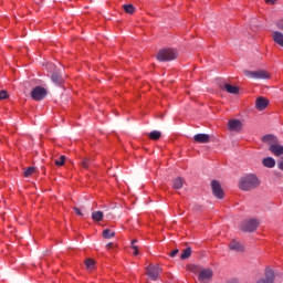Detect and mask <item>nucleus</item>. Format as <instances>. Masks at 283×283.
Masks as SVG:
<instances>
[{"mask_svg": "<svg viewBox=\"0 0 283 283\" xmlns=\"http://www.w3.org/2000/svg\"><path fill=\"white\" fill-rule=\"evenodd\" d=\"M178 51L176 49H163L157 53V61L167 63V61H176Z\"/></svg>", "mask_w": 283, "mask_h": 283, "instance_id": "nucleus-2", "label": "nucleus"}, {"mask_svg": "<svg viewBox=\"0 0 283 283\" xmlns=\"http://www.w3.org/2000/svg\"><path fill=\"white\" fill-rule=\"evenodd\" d=\"M48 96V91L41 86H36L31 92L33 101H43Z\"/></svg>", "mask_w": 283, "mask_h": 283, "instance_id": "nucleus-6", "label": "nucleus"}, {"mask_svg": "<svg viewBox=\"0 0 283 283\" xmlns=\"http://www.w3.org/2000/svg\"><path fill=\"white\" fill-rule=\"evenodd\" d=\"M269 151H271V154H273V156H283V146L276 144H272L269 147Z\"/></svg>", "mask_w": 283, "mask_h": 283, "instance_id": "nucleus-12", "label": "nucleus"}, {"mask_svg": "<svg viewBox=\"0 0 283 283\" xmlns=\"http://www.w3.org/2000/svg\"><path fill=\"white\" fill-rule=\"evenodd\" d=\"M66 157L65 155L60 156V159H56L54 163L57 167H63L65 165Z\"/></svg>", "mask_w": 283, "mask_h": 283, "instance_id": "nucleus-29", "label": "nucleus"}, {"mask_svg": "<svg viewBox=\"0 0 283 283\" xmlns=\"http://www.w3.org/2000/svg\"><path fill=\"white\" fill-rule=\"evenodd\" d=\"M114 247V243H108L107 245H106V249H112Z\"/></svg>", "mask_w": 283, "mask_h": 283, "instance_id": "nucleus-39", "label": "nucleus"}, {"mask_svg": "<svg viewBox=\"0 0 283 283\" xmlns=\"http://www.w3.org/2000/svg\"><path fill=\"white\" fill-rule=\"evenodd\" d=\"M258 187H260V178L255 175L249 174L240 178L239 189L242 191H253V189H258Z\"/></svg>", "mask_w": 283, "mask_h": 283, "instance_id": "nucleus-1", "label": "nucleus"}, {"mask_svg": "<svg viewBox=\"0 0 283 283\" xmlns=\"http://www.w3.org/2000/svg\"><path fill=\"white\" fill-rule=\"evenodd\" d=\"M160 273H163V268H160V265L158 264L150 263L146 268V275L149 276V279L153 280V282H156V280H158Z\"/></svg>", "mask_w": 283, "mask_h": 283, "instance_id": "nucleus-4", "label": "nucleus"}, {"mask_svg": "<svg viewBox=\"0 0 283 283\" xmlns=\"http://www.w3.org/2000/svg\"><path fill=\"white\" fill-rule=\"evenodd\" d=\"M260 227V221L258 219H249L241 223V231L247 233H253Z\"/></svg>", "mask_w": 283, "mask_h": 283, "instance_id": "nucleus-5", "label": "nucleus"}, {"mask_svg": "<svg viewBox=\"0 0 283 283\" xmlns=\"http://www.w3.org/2000/svg\"><path fill=\"white\" fill-rule=\"evenodd\" d=\"M195 143L207 144L210 140V136L208 134H197L193 136Z\"/></svg>", "mask_w": 283, "mask_h": 283, "instance_id": "nucleus-16", "label": "nucleus"}, {"mask_svg": "<svg viewBox=\"0 0 283 283\" xmlns=\"http://www.w3.org/2000/svg\"><path fill=\"white\" fill-rule=\"evenodd\" d=\"M227 283H240V281H238V279H232V280L228 281Z\"/></svg>", "mask_w": 283, "mask_h": 283, "instance_id": "nucleus-38", "label": "nucleus"}, {"mask_svg": "<svg viewBox=\"0 0 283 283\" xmlns=\"http://www.w3.org/2000/svg\"><path fill=\"white\" fill-rule=\"evenodd\" d=\"M92 220H94V222H101V220H103V211H94L92 213Z\"/></svg>", "mask_w": 283, "mask_h": 283, "instance_id": "nucleus-23", "label": "nucleus"}, {"mask_svg": "<svg viewBox=\"0 0 283 283\" xmlns=\"http://www.w3.org/2000/svg\"><path fill=\"white\" fill-rule=\"evenodd\" d=\"M84 264L86 265V269L88 271H94V266H96V261H94L93 259H86Z\"/></svg>", "mask_w": 283, "mask_h": 283, "instance_id": "nucleus-21", "label": "nucleus"}, {"mask_svg": "<svg viewBox=\"0 0 283 283\" xmlns=\"http://www.w3.org/2000/svg\"><path fill=\"white\" fill-rule=\"evenodd\" d=\"M223 87L228 94H238L240 92V87L233 86L231 84H224Z\"/></svg>", "mask_w": 283, "mask_h": 283, "instance_id": "nucleus-20", "label": "nucleus"}, {"mask_svg": "<svg viewBox=\"0 0 283 283\" xmlns=\"http://www.w3.org/2000/svg\"><path fill=\"white\" fill-rule=\"evenodd\" d=\"M229 249L230 251H235L237 253H243L244 251V245H242V243H240L237 240H233L230 244H229Z\"/></svg>", "mask_w": 283, "mask_h": 283, "instance_id": "nucleus-13", "label": "nucleus"}, {"mask_svg": "<svg viewBox=\"0 0 283 283\" xmlns=\"http://www.w3.org/2000/svg\"><path fill=\"white\" fill-rule=\"evenodd\" d=\"M182 260H187V258H191V248H186L180 256Z\"/></svg>", "mask_w": 283, "mask_h": 283, "instance_id": "nucleus-28", "label": "nucleus"}, {"mask_svg": "<svg viewBox=\"0 0 283 283\" xmlns=\"http://www.w3.org/2000/svg\"><path fill=\"white\" fill-rule=\"evenodd\" d=\"M170 258H176V255H178V249L174 250L172 252H170Z\"/></svg>", "mask_w": 283, "mask_h": 283, "instance_id": "nucleus-37", "label": "nucleus"}, {"mask_svg": "<svg viewBox=\"0 0 283 283\" xmlns=\"http://www.w3.org/2000/svg\"><path fill=\"white\" fill-rule=\"evenodd\" d=\"M188 269L191 271V273H200V268L196 264H191L188 266Z\"/></svg>", "mask_w": 283, "mask_h": 283, "instance_id": "nucleus-31", "label": "nucleus"}, {"mask_svg": "<svg viewBox=\"0 0 283 283\" xmlns=\"http://www.w3.org/2000/svg\"><path fill=\"white\" fill-rule=\"evenodd\" d=\"M161 136H163V133H160V130H153L149 133L150 140H159Z\"/></svg>", "mask_w": 283, "mask_h": 283, "instance_id": "nucleus-22", "label": "nucleus"}, {"mask_svg": "<svg viewBox=\"0 0 283 283\" xmlns=\"http://www.w3.org/2000/svg\"><path fill=\"white\" fill-rule=\"evenodd\" d=\"M92 158L91 157H84L81 161V165L84 169H90V165H92Z\"/></svg>", "mask_w": 283, "mask_h": 283, "instance_id": "nucleus-24", "label": "nucleus"}, {"mask_svg": "<svg viewBox=\"0 0 283 283\" xmlns=\"http://www.w3.org/2000/svg\"><path fill=\"white\" fill-rule=\"evenodd\" d=\"M185 185V180L181 177H177L176 179L172 180V189H182Z\"/></svg>", "mask_w": 283, "mask_h": 283, "instance_id": "nucleus-19", "label": "nucleus"}, {"mask_svg": "<svg viewBox=\"0 0 283 283\" xmlns=\"http://www.w3.org/2000/svg\"><path fill=\"white\" fill-rule=\"evenodd\" d=\"M36 172V168L29 167L23 171L24 178H30V176H33Z\"/></svg>", "mask_w": 283, "mask_h": 283, "instance_id": "nucleus-25", "label": "nucleus"}, {"mask_svg": "<svg viewBox=\"0 0 283 283\" xmlns=\"http://www.w3.org/2000/svg\"><path fill=\"white\" fill-rule=\"evenodd\" d=\"M211 189H212V193L216 198H219V200H222V198H224V191H222V186L220 185V181L212 180Z\"/></svg>", "mask_w": 283, "mask_h": 283, "instance_id": "nucleus-8", "label": "nucleus"}, {"mask_svg": "<svg viewBox=\"0 0 283 283\" xmlns=\"http://www.w3.org/2000/svg\"><path fill=\"white\" fill-rule=\"evenodd\" d=\"M9 94H8V91L6 90H2L0 91V101H6V98H9Z\"/></svg>", "mask_w": 283, "mask_h": 283, "instance_id": "nucleus-32", "label": "nucleus"}, {"mask_svg": "<svg viewBox=\"0 0 283 283\" xmlns=\"http://www.w3.org/2000/svg\"><path fill=\"white\" fill-rule=\"evenodd\" d=\"M73 210L75 211L76 216L83 217V211H81L78 208L74 207Z\"/></svg>", "mask_w": 283, "mask_h": 283, "instance_id": "nucleus-35", "label": "nucleus"}, {"mask_svg": "<svg viewBox=\"0 0 283 283\" xmlns=\"http://www.w3.org/2000/svg\"><path fill=\"white\" fill-rule=\"evenodd\" d=\"M262 142L270 146L275 145L277 143V137H275V135H265L262 137Z\"/></svg>", "mask_w": 283, "mask_h": 283, "instance_id": "nucleus-17", "label": "nucleus"}, {"mask_svg": "<svg viewBox=\"0 0 283 283\" xmlns=\"http://www.w3.org/2000/svg\"><path fill=\"white\" fill-rule=\"evenodd\" d=\"M137 243H138V240L136 239L132 241L133 255H138V245H136Z\"/></svg>", "mask_w": 283, "mask_h": 283, "instance_id": "nucleus-30", "label": "nucleus"}, {"mask_svg": "<svg viewBox=\"0 0 283 283\" xmlns=\"http://www.w3.org/2000/svg\"><path fill=\"white\" fill-rule=\"evenodd\" d=\"M230 132H242V122L240 119H231L228 122Z\"/></svg>", "mask_w": 283, "mask_h": 283, "instance_id": "nucleus-10", "label": "nucleus"}, {"mask_svg": "<svg viewBox=\"0 0 283 283\" xmlns=\"http://www.w3.org/2000/svg\"><path fill=\"white\" fill-rule=\"evenodd\" d=\"M49 70H53V74L51 76V80L55 83V85H61L63 83V77L61 76V73L56 70V66L54 64L50 63L48 64Z\"/></svg>", "mask_w": 283, "mask_h": 283, "instance_id": "nucleus-9", "label": "nucleus"}, {"mask_svg": "<svg viewBox=\"0 0 283 283\" xmlns=\"http://www.w3.org/2000/svg\"><path fill=\"white\" fill-rule=\"evenodd\" d=\"M116 235V232L109 230V229H106L103 231V238H105L106 240H109L112 238H114Z\"/></svg>", "mask_w": 283, "mask_h": 283, "instance_id": "nucleus-26", "label": "nucleus"}, {"mask_svg": "<svg viewBox=\"0 0 283 283\" xmlns=\"http://www.w3.org/2000/svg\"><path fill=\"white\" fill-rule=\"evenodd\" d=\"M243 74L248 78H256V80L271 78V74L265 70H258V71L244 70Z\"/></svg>", "mask_w": 283, "mask_h": 283, "instance_id": "nucleus-3", "label": "nucleus"}, {"mask_svg": "<svg viewBox=\"0 0 283 283\" xmlns=\"http://www.w3.org/2000/svg\"><path fill=\"white\" fill-rule=\"evenodd\" d=\"M277 0H265V3H268L269 6H275V2Z\"/></svg>", "mask_w": 283, "mask_h": 283, "instance_id": "nucleus-36", "label": "nucleus"}, {"mask_svg": "<svg viewBox=\"0 0 283 283\" xmlns=\"http://www.w3.org/2000/svg\"><path fill=\"white\" fill-rule=\"evenodd\" d=\"M272 39L276 45H280L283 48V33L280 31H273L272 32Z\"/></svg>", "mask_w": 283, "mask_h": 283, "instance_id": "nucleus-14", "label": "nucleus"}, {"mask_svg": "<svg viewBox=\"0 0 283 283\" xmlns=\"http://www.w3.org/2000/svg\"><path fill=\"white\" fill-rule=\"evenodd\" d=\"M256 109H260V112H264L265 107H269V99L264 97H259L255 103Z\"/></svg>", "mask_w": 283, "mask_h": 283, "instance_id": "nucleus-15", "label": "nucleus"}, {"mask_svg": "<svg viewBox=\"0 0 283 283\" xmlns=\"http://www.w3.org/2000/svg\"><path fill=\"white\" fill-rule=\"evenodd\" d=\"M277 168L283 171V157L277 160Z\"/></svg>", "mask_w": 283, "mask_h": 283, "instance_id": "nucleus-34", "label": "nucleus"}, {"mask_svg": "<svg viewBox=\"0 0 283 283\" xmlns=\"http://www.w3.org/2000/svg\"><path fill=\"white\" fill-rule=\"evenodd\" d=\"M262 165L268 169H273V167H275V159H273L272 157L264 158L262 160Z\"/></svg>", "mask_w": 283, "mask_h": 283, "instance_id": "nucleus-18", "label": "nucleus"}, {"mask_svg": "<svg viewBox=\"0 0 283 283\" xmlns=\"http://www.w3.org/2000/svg\"><path fill=\"white\" fill-rule=\"evenodd\" d=\"M275 281V273L273 270H265V277L260 279L256 283H273Z\"/></svg>", "mask_w": 283, "mask_h": 283, "instance_id": "nucleus-11", "label": "nucleus"}, {"mask_svg": "<svg viewBox=\"0 0 283 283\" xmlns=\"http://www.w3.org/2000/svg\"><path fill=\"white\" fill-rule=\"evenodd\" d=\"M123 9L127 14H134L135 12V8L133 4H124Z\"/></svg>", "mask_w": 283, "mask_h": 283, "instance_id": "nucleus-27", "label": "nucleus"}, {"mask_svg": "<svg viewBox=\"0 0 283 283\" xmlns=\"http://www.w3.org/2000/svg\"><path fill=\"white\" fill-rule=\"evenodd\" d=\"M212 277H213V270H211V269H202L199 272L198 280L201 283H209V282H211Z\"/></svg>", "mask_w": 283, "mask_h": 283, "instance_id": "nucleus-7", "label": "nucleus"}, {"mask_svg": "<svg viewBox=\"0 0 283 283\" xmlns=\"http://www.w3.org/2000/svg\"><path fill=\"white\" fill-rule=\"evenodd\" d=\"M276 28L283 32V19L276 21Z\"/></svg>", "mask_w": 283, "mask_h": 283, "instance_id": "nucleus-33", "label": "nucleus"}]
</instances>
